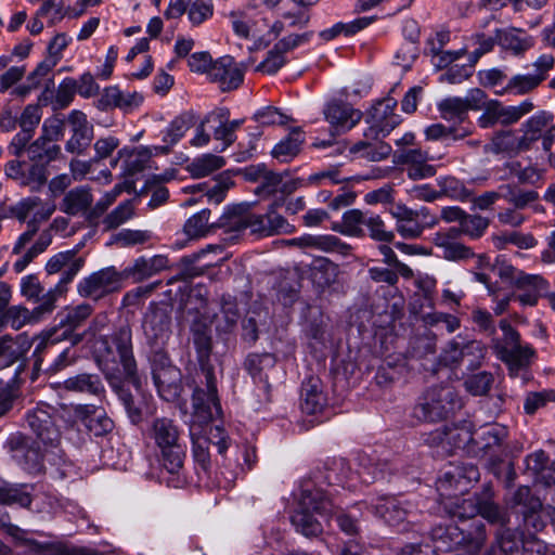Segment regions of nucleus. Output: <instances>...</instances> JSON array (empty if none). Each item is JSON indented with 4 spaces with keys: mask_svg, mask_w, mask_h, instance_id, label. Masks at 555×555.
Returning a JSON list of instances; mask_svg holds the SVG:
<instances>
[{
    "mask_svg": "<svg viewBox=\"0 0 555 555\" xmlns=\"http://www.w3.org/2000/svg\"><path fill=\"white\" fill-rule=\"evenodd\" d=\"M26 422L36 435V440L16 433L9 437L7 447L23 469L34 473L40 469L43 450L60 444L61 431L53 417V405L44 402L27 412Z\"/></svg>",
    "mask_w": 555,
    "mask_h": 555,
    "instance_id": "obj_1",
    "label": "nucleus"
},
{
    "mask_svg": "<svg viewBox=\"0 0 555 555\" xmlns=\"http://www.w3.org/2000/svg\"><path fill=\"white\" fill-rule=\"evenodd\" d=\"M96 361L107 379L124 376L137 388V362L132 350V332L128 324L119 326L111 336H100L95 341Z\"/></svg>",
    "mask_w": 555,
    "mask_h": 555,
    "instance_id": "obj_2",
    "label": "nucleus"
},
{
    "mask_svg": "<svg viewBox=\"0 0 555 555\" xmlns=\"http://www.w3.org/2000/svg\"><path fill=\"white\" fill-rule=\"evenodd\" d=\"M147 436L158 450L157 460L162 468L170 475L167 485L172 488L183 487L186 444L179 426L170 418L158 417L151 423Z\"/></svg>",
    "mask_w": 555,
    "mask_h": 555,
    "instance_id": "obj_3",
    "label": "nucleus"
},
{
    "mask_svg": "<svg viewBox=\"0 0 555 555\" xmlns=\"http://www.w3.org/2000/svg\"><path fill=\"white\" fill-rule=\"evenodd\" d=\"M337 505L322 489L307 486L301 490L298 507L292 515L291 521L296 531L305 537H318L322 533L323 527L313 513L330 517L337 513Z\"/></svg>",
    "mask_w": 555,
    "mask_h": 555,
    "instance_id": "obj_4",
    "label": "nucleus"
},
{
    "mask_svg": "<svg viewBox=\"0 0 555 555\" xmlns=\"http://www.w3.org/2000/svg\"><path fill=\"white\" fill-rule=\"evenodd\" d=\"M502 338H493L491 348L499 360L506 364L509 376L524 377L531 364L534 350L520 344L519 333L506 320L500 321Z\"/></svg>",
    "mask_w": 555,
    "mask_h": 555,
    "instance_id": "obj_5",
    "label": "nucleus"
},
{
    "mask_svg": "<svg viewBox=\"0 0 555 555\" xmlns=\"http://www.w3.org/2000/svg\"><path fill=\"white\" fill-rule=\"evenodd\" d=\"M460 408L461 400L452 386H434L420 398L412 415L420 422L435 423L447 418Z\"/></svg>",
    "mask_w": 555,
    "mask_h": 555,
    "instance_id": "obj_6",
    "label": "nucleus"
},
{
    "mask_svg": "<svg viewBox=\"0 0 555 555\" xmlns=\"http://www.w3.org/2000/svg\"><path fill=\"white\" fill-rule=\"evenodd\" d=\"M431 538L440 551H452L464 546L469 555H476L485 545L487 534L485 525L476 521L469 531L456 525L437 526L431 530Z\"/></svg>",
    "mask_w": 555,
    "mask_h": 555,
    "instance_id": "obj_7",
    "label": "nucleus"
},
{
    "mask_svg": "<svg viewBox=\"0 0 555 555\" xmlns=\"http://www.w3.org/2000/svg\"><path fill=\"white\" fill-rule=\"evenodd\" d=\"M453 518L461 521L480 515L490 525L503 526L509 522V515L506 509L496 504L488 492L474 494L472 496L456 500L450 509Z\"/></svg>",
    "mask_w": 555,
    "mask_h": 555,
    "instance_id": "obj_8",
    "label": "nucleus"
},
{
    "mask_svg": "<svg viewBox=\"0 0 555 555\" xmlns=\"http://www.w3.org/2000/svg\"><path fill=\"white\" fill-rule=\"evenodd\" d=\"M390 215L396 220L397 232L406 240L420 237L425 229L438 223L437 217L425 206L412 209L404 204H397L390 209Z\"/></svg>",
    "mask_w": 555,
    "mask_h": 555,
    "instance_id": "obj_9",
    "label": "nucleus"
},
{
    "mask_svg": "<svg viewBox=\"0 0 555 555\" xmlns=\"http://www.w3.org/2000/svg\"><path fill=\"white\" fill-rule=\"evenodd\" d=\"M555 57L553 54H541L533 63V72L526 74H516L511 77L507 83L496 93L500 95L513 94L525 95L538 89L545 81L550 72L554 69Z\"/></svg>",
    "mask_w": 555,
    "mask_h": 555,
    "instance_id": "obj_10",
    "label": "nucleus"
},
{
    "mask_svg": "<svg viewBox=\"0 0 555 555\" xmlns=\"http://www.w3.org/2000/svg\"><path fill=\"white\" fill-rule=\"evenodd\" d=\"M396 106L393 98L383 99L373 105L365 117L367 128L363 135L372 140L388 135L401 122L400 116L395 114Z\"/></svg>",
    "mask_w": 555,
    "mask_h": 555,
    "instance_id": "obj_11",
    "label": "nucleus"
},
{
    "mask_svg": "<svg viewBox=\"0 0 555 555\" xmlns=\"http://www.w3.org/2000/svg\"><path fill=\"white\" fill-rule=\"evenodd\" d=\"M192 426L206 425L215 417L220 416L221 405L217 395L216 378L212 372L206 374V389L196 388L192 396Z\"/></svg>",
    "mask_w": 555,
    "mask_h": 555,
    "instance_id": "obj_12",
    "label": "nucleus"
},
{
    "mask_svg": "<svg viewBox=\"0 0 555 555\" xmlns=\"http://www.w3.org/2000/svg\"><path fill=\"white\" fill-rule=\"evenodd\" d=\"M485 353V347L480 341L456 337L441 352L440 362L447 366L466 363L467 367L473 370L481 364Z\"/></svg>",
    "mask_w": 555,
    "mask_h": 555,
    "instance_id": "obj_13",
    "label": "nucleus"
},
{
    "mask_svg": "<svg viewBox=\"0 0 555 555\" xmlns=\"http://www.w3.org/2000/svg\"><path fill=\"white\" fill-rule=\"evenodd\" d=\"M122 274L115 267H106L83 278L77 285L78 294L85 298L100 300L120 289Z\"/></svg>",
    "mask_w": 555,
    "mask_h": 555,
    "instance_id": "obj_14",
    "label": "nucleus"
},
{
    "mask_svg": "<svg viewBox=\"0 0 555 555\" xmlns=\"http://www.w3.org/2000/svg\"><path fill=\"white\" fill-rule=\"evenodd\" d=\"M5 176L22 188H28L31 192H39L47 184L49 169L36 162L15 158L7 163Z\"/></svg>",
    "mask_w": 555,
    "mask_h": 555,
    "instance_id": "obj_15",
    "label": "nucleus"
},
{
    "mask_svg": "<svg viewBox=\"0 0 555 555\" xmlns=\"http://www.w3.org/2000/svg\"><path fill=\"white\" fill-rule=\"evenodd\" d=\"M555 116L548 111H539L530 116L521 124L522 145L531 147V145L541 140L544 151H550L555 142Z\"/></svg>",
    "mask_w": 555,
    "mask_h": 555,
    "instance_id": "obj_16",
    "label": "nucleus"
},
{
    "mask_svg": "<svg viewBox=\"0 0 555 555\" xmlns=\"http://www.w3.org/2000/svg\"><path fill=\"white\" fill-rule=\"evenodd\" d=\"M152 376L159 396L166 401L176 400L181 391V372L167 356L157 353L153 359Z\"/></svg>",
    "mask_w": 555,
    "mask_h": 555,
    "instance_id": "obj_17",
    "label": "nucleus"
},
{
    "mask_svg": "<svg viewBox=\"0 0 555 555\" xmlns=\"http://www.w3.org/2000/svg\"><path fill=\"white\" fill-rule=\"evenodd\" d=\"M372 513L389 526H399L413 516L415 506L409 501L393 495H380L372 499L367 504Z\"/></svg>",
    "mask_w": 555,
    "mask_h": 555,
    "instance_id": "obj_18",
    "label": "nucleus"
},
{
    "mask_svg": "<svg viewBox=\"0 0 555 555\" xmlns=\"http://www.w3.org/2000/svg\"><path fill=\"white\" fill-rule=\"evenodd\" d=\"M70 137L65 142V151L76 156H83L91 146L94 137V127L87 115L78 109L72 111L67 116Z\"/></svg>",
    "mask_w": 555,
    "mask_h": 555,
    "instance_id": "obj_19",
    "label": "nucleus"
},
{
    "mask_svg": "<svg viewBox=\"0 0 555 555\" xmlns=\"http://www.w3.org/2000/svg\"><path fill=\"white\" fill-rule=\"evenodd\" d=\"M55 208L54 204L44 203L38 196H29L17 202L11 212L20 222L27 220V225L39 230L40 224L50 219Z\"/></svg>",
    "mask_w": 555,
    "mask_h": 555,
    "instance_id": "obj_20",
    "label": "nucleus"
},
{
    "mask_svg": "<svg viewBox=\"0 0 555 555\" xmlns=\"http://www.w3.org/2000/svg\"><path fill=\"white\" fill-rule=\"evenodd\" d=\"M170 313L159 307H151L143 318V332L152 346H163L171 335Z\"/></svg>",
    "mask_w": 555,
    "mask_h": 555,
    "instance_id": "obj_21",
    "label": "nucleus"
},
{
    "mask_svg": "<svg viewBox=\"0 0 555 555\" xmlns=\"http://www.w3.org/2000/svg\"><path fill=\"white\" fill-rule=\"evenodd\" d=\"M282 205L280 201L273 202L264 215H256L253 221V234L262 237L292 234L295 232V225L291 224L282 215L278 212V208Z\"/></svg>",
    "mask_w": 555,
    "mask_h": 555,
    "instance_id": "obj_22",
    "label": "nucleus"
},
{
    "mask_svg": "<svg viewBox=\"0 0 555 555\" xmlns=\"http://www.w3.org/2000/svg\"><path fill=\"white\" fill-rule=\"evenodd\" d=\"M326 121L335 132H346L352 129L362 118V112L341 101H331L323 109Z\"/></svg>",
    "mask_w": 555,
    "mask_h": 555,
    "instance_id": "obj_23",
    "label": "nucleus"
},
{
    "mask_svg": "<svg viewBox=\"0 0 555 555\" xmlns=\"http://www.w3.org/2000/svg\"><path fill=\"white\" fill-rule=\"evenodd\" d=\"M208 77L225 92L237 89L243 82L244 74L234 59L225 55L214 62Z\"/></svg>",
    "mask_w": 555,
    "mask_h": 555,
    "instance_id": "obj_24",
    "label": "nucleus"
},
{
    "mask_svg": "<svg viewBox=\"0 0 555 555\" xmlns=\"http://www.w3.org/2000/svg\"><path fill=\"white\" fill-rule=\"evenodd\" d=\"M253 203H240L228 206L223 215L216 222V227L224 229L225 232L240 234L246 229L253 233V221L255 214L250 212Z\"/></svg>",
    "mask_w": 555,
    "mask_h": 555,
    "instance_id": "obj_25",
    "label": "nucleus"
},
{
    "mask_svg": "<svg viewBox=\"0 0 555 555\" xmlns=\"http://www.w3.org/2000/svg\"><path fill=\"white\" fill-rule=\"evenodd\" d=\"M398 159L405 166L406 176L411 180L427 179L436 175V167L428 164L433 157L427 151L406 149L399 154Z\"/></svg>",
    "mask_w": 555,
    "mask_h": 555,
    "instance_id": "obj_26",
    "label": "nucleus"
},
{
    "mask_svg": "<svg viewBox=\"0 0 555 555\" xmlns=\"http://www.w3.org/2000/svg\"><path fill=\"white\" fill-rule=\"evenodd\" d=\"M455 227L435 233L433 242L441 250V257L450 261H460L472 258L473 250L459 241Z\"/></svg>",
    "mask_w": 555,
    "mask_h": 555,
    "instance_id": "obj_27",
    "label": "nucleus"
},
{
    "mask_svg": "<svg viewBox=\"0 0 555 555\" xmlns=\"http://www.w3.org/2000/svg\"><path fill=\"white\" fill-rule=\"evenodd\" d=\"M93 204V194L91 188L87 185L75 186L64 194L60 202V210L67 216H86Z\"/></svg>",
    "mask_w": 555,
    "mask_h": 555,
    "instance_id": "obj_28",
    "label": "nucleus"
},
{
    "mask_svg": "<svg viewBox=\"0 0 555 555\" xmlns=\"http://www.w3.org/2000/svg\"><path fill=\"white\" fill-rule=\"evenodd\" d=\"M275 357L271 353L249 354L245 361V366L256 384L261 385L267 398L270 392L269 376L275 370Z\"/></svg>",
    "mask_w": 555,
    "mask_h": 555,
    "instance_id": "obj_29",
    "label": "nucleus"
},
{
    "mask_svg": "<svg viewBox=\"0 0 555 555\" xmlns=\"http://www.w3.org/2000/svg\"><path fill=\"white\" fill-rule=\"evenodd\" d=\"M143 102V96L138 92H124L118 87L104 89L99 101L101 109L119 108L126 113L137 108Z\"/></svg>",
    "mask_w": 555,
    "mask_h": 555,
    "instance_id": "obj_30",
    "label": "nucleus"
},
{
    "mask_svg": "<svg viewBox=\"0 0 555 555\" xmlns=\"http://www.w3.org/2000/svg\"><path fill=\"white\" fill-rule=\"evenodd\" d=\"M193 112H184L175 117L168 127L163 130V142L165 145L154 146L156 153L168 154L171 146L177 144L185 132L194 125Z\"/></svg>",
    "mask_w": 555,
    "mask_h": 555,
    "instance_id": "obj_31",
    "label": "nucleus"
},
{
    "mask_svg": "<svg viewBox=\"0 0 555 555\" xmlns=\"http://www.w3.org/2000/svg\"><path fill=\"white\" fill-rule=\"evenodd\" d=\"M326 405V396L319 377L310 376L301 386L300 408L307 414H315Z\"/></svg>",
    "mask_w": 555,
    "mask_h": 555,
    "instance_id": "obj_32",
    "label": "nucleus"
},
{
    "mask_svg": "<svg viewBox=\"0 0 555 555\" xmlns=\"http://www.w3.org/2000/svg\"><path fill=\"white\" fill-rule=\"evenodd\" d=\"M80 423L95 437H102L111 433L114 428L113 421L106 415L104 410L92 404H85L78 409Z\"/></svg>",
    "mask_w": 555,
    "mask_h": 555,
    "instance_id": "obj_33",
    "label": "nucleus"
},
{
    "mask_svg": "<svg viewBox=\"0 0 555 555\" xmlns=\"http://www.w3.org/2000/svg\"><path fill=\"white\" fill-rule=\"evenodd\" d=\"M93 308L89 304H80L75 307H66L56 315L57 327L62 330L64 338L69 337L92 314Z\"/></svg>",
    "mask_w": 555,
    "mask_h": 555,
    "instance_id": "obj_34",
    "label": "nucleus"
},
{
    "mask_svg": "<svg viewBox=\"0 0 555 555\" xmlns=\"http://www.w3.org/2000/svg\"><path fill=\"white\" fill-rule=\"evenodd\" d=\"M34 486L27 483H12L0 478V504L30 507L33 503Z\"/></svg>",
    "mask_w": 555,
    "mask_h": 555,
    "instance_id": "obj_35",
    "label": "nucleus"
},
{
    "mask_svg": "<svg viewBox=\"0 0 555 555\" xmlns=\"http://www.w3.org/2000/svg\"><path fill=\"white\" fill-rule=\"evenodd\" d=\"M29 162H36L48 168V166L62 157V149L59 143H50L42 138H37L26 149Z\"/></svg>",
    "mask_w": 555,
    "mask_h": 555,
    "instance_id": "obj_36",
    "label": "nucleus"
},
{
    "mask_svg": "<svg viewBox=\"0 0 555 555\" xmlns=\"http://www.w3.org/2000/svg\"><path fill=\"white\" fill-rule=\"evenodd\" d=\"M298 246L300 247H312L325 253H338L340 255H348L350 251V245L343 242L335 235H311L306 234L298 237Z\"/></svg>",
    "mask_w": 555,
    "mask_h": 555,
    "instance_id": "obj_37",
    "label": "nucleus"
},
{
    "mask_svg": "<svg viewBox=\"0 0 555 555\" xmlns=\"http://www.w3.org/2000/svg\"><path fill=\"white\" fill-rule=\"evenodd\" d=\"M485 150L492 154L515 155L521 151H527L528 147L522 145V138L518 137L513 130H502L493 135Z\"/></svg>",
    "mask_w": 555,
    "mask_h": 555,
    "instance_id": "obj_38",
    "label": "nucleus"
},
{
    "mask_svg": "<svg viewBox=\"0 0 555 555\" xmlns=\"http://www.w3.org/2000/svg\"><path fill=\"white\" fill-rule=\"evenodd\" d=\"M369 212L360 209H349L343 214L340 222L333 224L332 229L346 236L363 237Z\"/></svg>",
    "mask_w": 555,
    "mask_h": 555,
    "instance_id": "obj_39",
    "label": "nucleus"
},
{
    "mask_svg": "<svg viewBox=\"0 0 555 555\" xmlns=\"http://www.w3.org/2000/svg\"><path fill=\"white\" fill-rule=\"evenodd\" d=\"M63 387L67 391L100 396L105 391L104 385L98 374L80 373L66 378Z\"/></svg>",
    "mask_w": 555,
    "mask_h": 555,
    "instance_id": "obj_40",
    "label": "nucleus"
},
{
    "mask_svg": "<svg viewBox=\"0 0 555 555\" xmlns=\"http://www.w3.org/2000/svg\"><path fill=\"white\" fill-rule=\"evenodd\" d=\"M479 473L477 468L469 464L465 466H455L443 473L439 478L438 488L440 490H448L451 488L459 489L461 485L466 487L472 480H477Z\"/></svg>",
    "mask_w": 555,
    "mask_h": 555,
    "instance_id": "obj_41",
    "label": "nucleus"
},
{
    "mask_svg": "<svg viewBox=\"0 0 555 555\" xmlns=\"http://www.w3.org/2000/svg\"><path fill=\"white\" fill-rule=\"evenodd\" d=\"M305 135L299 128L293 129L284 139L274 145L271 155L282 163L289 162L300 151Z\"/></svg>",
    "mask_w": 555,
    "mask_h": 555,
    "instance_id": "obj_42",
    "label": "nucleus"
},
{
    "mask_svg": "<svg viewBox=\"0 0 555 555\" xmlns=\"http://www.w3.org/2000/svg\"><path fill=\"white\" fill-rule=\"evenodd\" d=\"M498 44L513 54L518 55L527 51L532 42L524 31L518 29H496Z\"/></svg>",
    "mask_w": 555,
    "mask_h": 555,
    "instance_id": "obj_43",
    "label": "nucleus"
},
{
    "mask_svg": "<svg viewBox=\"0 0 555 555\" xmlns=\"http://www.w3.org/2000/svg\"><path fill=\"white\" fill-rule=\"evenodd\" d=\"M359 468L356 474L363 483H372L386 477V462H379L370 455H361L358 459Z\"/></svg>",
    "mask_w": 555,
    "mask_h": 555,
    "instance_id": "obj_44",
    "label": "nucleus"
},
{
    "mask_svg": "<svg viewBox=\"0 0 555 555\" xmlns=\"http://www.w3.org/2000/svg\"><path fill=\"white\" fill-rule=\"evenodd\" d=\"M507 428L501 424H490L476 434L477 443L486 452H492L507 438Z\"/></svg>",
    "mask_w": 555,
    "mask_h": 555,
    "instance_id": "obj_45",
    "label": "nucleus"
},
{
    "mask_svg": "<svg viewBox=\"0 0 555 555\" xmlns=\"http://www.w3.org/2000/svg\"><path fill=\"white\" fill-rule=\"evenodd\" d=\"M230 116L228 108H218L206 115V121H215L218 126L214 129V138L223 143L222 151L236 140L235 133L227 126Z\"/></svg>",
    "mask_w": 555,
    "mask_h": 555,
    "instance_id": "obj_46",
    "label": "nucleus"
},
{
    "mask_svg": "<svg viewBox=\"0 0 555 555\" xmlns=\"http://www.w3.org/2000/svg\"><path fill=\"white\" fill-rule=\"evenodd\" d=\"M440 117L448 122L461 124L467 117L466 106L459 96H449L437 104Z\"/></svg>",
    "mask_w": 555,
    "mask_h": 555,
    "instance_id": "obj_47",
    "label": "nucleus"
},
{
    "mask_svg": "<svg viewBox=\"0 0 555 555\" xmlns=\"http://www.w3.org/2000/svg\"><path fill=\"white\" fill-rule=\"evenodd\" d=\"M224 165L225 159L222 156L204 154L193 159V162L188 166V170L192 177L203 178L222 168Z\"/></svg>",
    "mask_w": 555,
    "mask_h": 555,
    "instance_id": "obj_48",
    "label": "nucleus"
},
{
    "mask_svg": "<svg viewBox=\"0 0 555 555\" xmlns=\"http://www.w3.org/2000/svg\"><path fill=\"white\" fill-rule=\"evenodd\" d=\"M157 154L154 146L149 147L141 145L135 147L125 162L126 172L132 176L150 168L152 157Z\"/></svg>",
    "mask_w": 555,
    "mask_h": 555,
    "instance_id": "obj_49",
    "label": "nucleus"
},
{
    "mask_svg": "<svg viewBox=\"0 0 555 555\" xmlns=\"http://www.w3.org/2000/svg\"><path fill=\"white\" fill-rule=\"evenodd\" d=\"M534 103L526 99L517 105H503L499 102V116L500 124L503 126H509L519 121L524 116L531 113L534 109Z\"/></svg>",
    "mask_w": 555,
    "mask_h": 555,
    "instance_id": "obj_50",
    "label": "nucleus"
},
{
    "mask_svg": "<svg viewBox=\"0 0 555 555\" xmlns=\"http://www.w3.org/2000/svg\"><path fill=\"white\" fill-rule=\"evenodd\" d=\"M191 334L198 360H207L211 351L210 328L204 323L195 322L191 327Z\"/></svg>",
    "mask_w": 555,
    "mask_h": 555,
    "instance_id": "obj_51",
    "label": "nucleus"
},
{
    "mask_svg": "<svg viewBox=\"0 0 555 555\" xmlns=\"http://www.w3.org/2000/svg\"><path fill=\"white\" fill-rule=\"evenodd\" d=\"M210 210L203 209L191 216L184 223L183 230L188 237L197 238L206 235L216 222L209 223Z\"/></svg>",
    "mask_w": 555,
    "mask_h": 555,
    "instance_id": "obj_52",
    "label": "nucleus"
},
{
    "mask_svg": "<svg viewBox=\"0 0 555 555\" xmlns=\"http://www.w3.org/2000/svg\"><path fill=\"white\" fill-rule=\"evenodd\" d=\"M192 439L193 459L197 468L204 474H208L210 469L209 440L206 437L196 436L193 427L190 429Z\"/></svg>",
    "mask_w": 555,
    "mask_h": 555,
    "instance_id": "obj_53",
    "label": "nucleus"
},
{
    "mask_svg": "<svg viewBox=\"0 0 555 555\" xmlns=\"http://www.w3.org/2000/svg\"><path fill=\"white\" fill-rule=\"evenodd\" d=\"M425 137L427 140L437 141L442 139H452L453 141L463 140L470 134L467 128L444 126L442 124H433L425 129Z\"/></svg>",
    "mask_w": 555,
    "mask_h": 555,
    "instance_id": "obj_54",
    "label": "nucleus"
},
{
    "mask_svg": "<svg viewBox=\"0 0 555 555\" xmlns=\"http://www.w3.org/2000/svg\"><path fill=\"white\" fill-rule=\"evenodd\" d=\"M441 197L447 196L456 201L465 202L472 196V192L464 183L454 177H442L437 179Z\"/></svg>",
    "mask_w": 555,
    "mask_h": 555,
    "instance_id": "obj_55",
    "label": "nucleus"
},
{
    "mask_svg": "<svg viewBox=\"0 0 555 555\" xmlns=\"http://www.w3.org/2000/svg\"><path fill=\"white\" fill-rule=\"evenodd\" d=\"M503 198L512 204L516 209H524L530 204L534 203L539 198V194L535 191H522L512 185H501Z\"/></svg>",
    "mask_w": 555,
    "mask_h": 555,
    "instance_id": "obj_56",
    "label": "nucleus"
},
{
    "mask_svg": "<svg viewBox=\"0 0 555 555\" xmlns=\"http://www.w3.org/2000/svg\"><path fill=\"white\" fill-rule=\"evenodd\" d=\"M134 214V207L130 199L121 202L116 208H114L103 219V225L105 230H113L118 228L132 218Z\"/></svg>",
    "mask_w": 555,
    "mask_h": 555,
    "instance_id": "obj_57",
    "label": "nucleus"
},
{
    "mask_svg": "<svg viewBox=\"0 0 555 555\" xmlns=\"http://www.w3.org/2000/svg\"><path fill=\"white\" fill-rule=\"evenodd\" d=\"M65 119L60 115H53L43 120L40 135L44 141L57 143L64 137Z\"/></svg>",
    "mask_w": 555,
    "mask_h": 555,
    "instance_id": "obj_58",
    "label": "nucleus"
},
{
    "mask_svg": "<svg viewBox=\"0 0 555 555\" xmlns=\"http://www.w3.org/2000/svg\"><path fill=\"white\" fill-rule=\"evenodd\" d=\"M365 228L369 231V236L374 241L391 243L395 240L393 231L386 228V224L379 215L369 212Z\"/></svg>",
    "mask_w": 555,
    "mask_h": 555,
    "instance_id": "obj_59",
    "label": "nucleus"
},
{
    "mask_svg": "<svg viewBox=\"0 0 555 555\" xmlns=\"http://www.w3.org/2000/svg\"><path fill=\"white\" fill-rule=\"evenodd\" d=\"M489 225L488 219L477 215H465L456 228L459 235L465 234L472 238L480 237Z\"/></svg>",
    "mask_w": 555,
    "mask_h": 555,
    "instance_id": "obj_60",
    "label": "nucleus"
},
{
    "mask_svg": "<svg viewBox=\"0 0 555 555\" xmlns=\"http://www.w3.org/2000/svg\"><path fill=\"white\" fill-rule=\"evenodd\" d=\"M493 382L492 373L482 371L467 377L464 382V386L473 396H485L490 390Z\"/></svg>",
    "mask_w": 555,
    "mask_h": 555,
    "instance_id": "obj_61",
    "label": "nucleus"
},
{
    "mask_svg": "<svg viewBox=\"0 0 555 555\" xmlns=\"http://www.w3.org/2000/svg\"><path fill=\"white\" fill-rule=\"evenodd\" d=\"M240 320V312L232 301H223L221 317L217 320L216 328L219 333H232Z\"/></svg>",
    "mask_w": 555,
    "mask_h": 555,
    "instance_id": "obj_62",
    "label": "nucleus"
},
{
    "mask_svg": "<svg viewBox=\"0 0 555 555\" xmlns=\"http://www.w3.org/2000/svg\"><path fill=\"white\" fill-rule=\"evenodd\" d=\"M494 242L501 248L505 244H513L524 249H529L537 245V240L531 234H524L517 231L502 233L494 237Z\"/></svg>",
    "mask_w": 555,
    "mask_h": 555,
    "instance_id": "obj_63",
    "label": "nucleus"
},
{
    "mask_svg": "<svg viewBox=\"0 0 555 555\" xmlns=\"http://www.w3.org/2000/svg\"><path fill=\"white\" fill-rule=\"evenodd\" d=\"M152 233L146 230L122 229L114 236V241L120 247H130L144 244L150 241Z\"/></svg>",
    "mask_w": 555,
    "mask_h": 555,
    "instance_id": "obj_64",
    "label": "nucleus"
}]
</instances>
